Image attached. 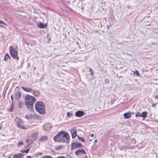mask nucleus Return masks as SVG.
<instances>
[{"label": "nucleus", "mask_w": 158, "mask_h": 158, "mask_svg": "<svg viewBox=\"0 0 158 158\" xmlns=\"http://www.w3.org/2000/svg\"><path fill=\"white\" fill-rule=\"evenodd\" d=\"M77 137L79 139L82 141V142H84V140L83 138L82 137H79L78 136H77Z\"/></svg>", "instance_id": "27"}, {"label": "nucleus", "mask_w": 158, "mask_h": 158, "mask_svg": "<svg viewBox=\"0 0 158 158\" xmlns=\"http://www.w3.org/2000/svg\"><path fill=\"white\" fill-rule=\"evenodd\" d=\"M63 135H64L63 136L62 138V140H62V142L66 143H69L70 140V137L69 135L67 133L64 132Z\"/></svg>", "instance_id": "7"}, {"label": "nucleus", "mask_w": 158, "mask_h": 158, "mask_svg": "<svg viewBox=\"0 0 158 158\" xmlns=\"http://www.w3.org/2000/svg\"><path fill=\"white\" fill-rule=\"evenodd\" d=\"M135 74L137 76H139V72H138V71L137 70H136V71H135Z\"/></svg>", "instance_id": "30"}, {"label": "nucleus", "mask_w": 158, "mask_h": 158, "mask_svg": "<svg viewBox=\"0 0 158 158\" xmlns=\"http://www.w3.org/2000/svg\"><path fill=\"white\" fill-rule=\"evenodd\" d=\"M23 105V103L21 102H19V107L21 108Z\"/></svg>", "instance_id": "26"}, {"label": "nucleus", "mask_w": 158, "mask_h": 158, "mask_svg": "<svg viewBox=\"0 0 158 158\" xmlns=\"http://www.w3.org/2000/svg\"><path fill=\"white\" fill-rule=\"evenodd\" d=\"M38 117V115L35 113H28L26 114L25 116V118L28 119L32 118L36 119Z\"/></svg>", "instance_id": "6"}, {"label": "nucleus", "mask_w": 158, "mask_h": 158, "mask_svg": "<svg viewBox=\"0 0 158 158\" xmlns=\"http://www.w3.org/2000/svg\"><path fill=\"white\" fill-rule=\"evenodd\" d=\"M4 23V22L0 20V24Z\"/></svg>", "instance_id": "36"}, {"label": "nucleus", "mask_w": 158, "mask_h": 158, "mask_svg": "<svg viewBox=\"0 0 158 158\" xmlns=\"http://www.w3.org/2000/svg\"><path fill=\"white\" fill-rule=\"evenodd\" d=\"M38 134L36 133H33L31 135V137L34 140H35L37 137Z\"/></svg>", "instance_id": "17"}, {"label": "nucleus", "mask_w": 158, "mask_h": 158, "mask_svg": "<svg viewBox=\"0 0 158 158\" xmlns=\"http://www.w3.org/2000/svg\"><path fill=\"white\" fill-rule=\"evenodd\" d=\"M84 112L82 111H78L76 112L75 115L77 117H81L84 114Z\"/></svg>", "instance_id": "12"}, {"label": "nucleus", "mask_w": 158, "mask_h": 158, "mask_svg": "<svg viewBox=\"0 0 158 158\" xmlns=\"http://www.w3.org/2000/svg\"><path fill=\"white\" fill-rule=\"evenodd\" d=\"M0 126V130L2 128Z\"/></svg>", "instance_id": "43"}, {"label": "nucleus", "mask_w": 158, "mask_h": 158, "mask_svg": "<svg viewBox=\"0 0 158 158\" xmlns=\"http://www.w3.org/2000/svg\"><path fill=\"white\" fill-rule=\"evenodd\" d=\"M89 71L90 72V74L91 76H93V75L94 73L93 72V70L92 69L90 68Z\"/></svg>", "instance_id": "28"}, {"label": "nucleus", "mask_w": 158, "mask_h": 158, "mask_svg": "<svg viewBox=\"0 0 158 158\" xmlns=\"http://www.w3.org/2000/svg\"><path fill=\"white\" fill-rule=\"evenodd\" d=\"M9 158H10V157Z\"/></svg>", "instance_id": "46"}, {"label": "nucleus", "mask_w": 158, "mask_h": 158, "mask_svg": "<svg viewBox=\"0 0 158 158\" xmlns=\"http://www.w3.org/2000/svg\"><path fill=\"white\" fill-rule=\"evenodd\" d=\"M81 143L77 142H73L71 144V149L80 148L81 147Z\"/></svg>", "instance_id": "8"}, {"label": "nucleus", "mask_w": 158, "mask_h": 158, "mask_svg": "<svg viewBox=\"0 0 158 158\" xmlns=\"http://www.w3.org/2000/svg\"><path fill=\"white\" fill-rule=\"evenodd\" d=\"M11 98L12 100L13 101V96H11Z\"/></svg>", "instance_id": "40"}, {"label": "nucleus", "mask_w": 158, "mask_h": 158, "mask_svg": "<svg viewBox=\"0 0 158 158\" xmlns=\"http://www.w3.org/2000/svg\"><path fill=\"white\" fill-rule=\"evenodd\" d=\"M57 158H66L65 157L63 156H58L57 157Z\"/></svg>", "instance_id": "34"}, {"label": "nucleus", "mask_w": 158, "mask_h": 158, "mask_svg": "<svg viewBox=\"0 0 158 158\" xmlns=\"http://www.w3.org/2000/svg\"><path fill=\"white\" fill-rule=\"evenodd\" d=\"M2 25H6V23L4 22V23H2V24H0V27H3V26Z\"/></svg>", "instance_id": "35"}, {"label": "nucleus", "mask_w": 158, "mask_h": 158, "mask_svg": "<svg viewBox=\"0 0 158 158\" xmlns=\"http://www.w3.org/2000/svg\"><path fill=\"white\" fill-rule=\"evenodd\" d=\"M91 136L92 137H93L94 136V135L93 134H92L91 135Z\"/></svg>", "instance_id": "41"}, {"label": "nucleus", "mask_w": 158, "mask_h": 158, "mask_svg": "<svg viewBox=\"0 0 158 158\" xmlns=\"http://www.w3.org/2000/svg\"><path fill=\"white\" fill-rule=\"evenodd\" d=\"M26 142H27V143L28 144V145H29L31 143H32V141L30 139H26Z\"/></svg>", "instance_id": "24"}, {"label": "nucleus", "mask_w": 158, "mask_h": 158, "mask_svg": "<svg viewBox=\"0 0 158 158\" xmlns=\"http://www.w3.org/2000/svg\"><path fill=\"white\" fill-rule=\"evenodd\" d=\"M23 144V143L22 141H20L18 143V145H22Z\"/></svg>", "instance_id": "32"}, {"label": "nucleus", "mask_w": 158, "mask_h": 158, "mask_svg": "<svg viewBox=\"0 0 158 158\" xmlns=\"http://www.w3.org/2000/svg\"><path fill=\"white\" fill-rule=\"evenodd\" d=\"M43 127L44 130L49 131L51 129L52 126L50 124L48 123L43 125Z\"/></svg>", "instance_id": "10"}, {"label": "nucleus", "mask_w": 158, "mask_h": 158, "mask_svg": "<svg viewBox=\"0 0 158 158\" xmlns=\"http://www.w3.org/2000/svg\"><path fill=\"white\" fill-rule=\"evenodd\" d=\"M147 116V112L146 111L143 112L141 114V117H142L143 118V120H144Z\"/></svg>", "instance_id": "16"}, {"label": "nucleus", "mask_w": 158, "mask_h": 158, "mask_svg": "<svg viewBox=\"0 0 158 158\" xmlns=\"http://www.w3.org/2000/svg\"><path fill=\"white\" fill-rule=\"evenodd\" d=\"M48 139L46 136H43L39 140V141L41 142H43L46 141Z\"/></svg>", "instance_id": "18"}, {"label": "nucleus", "mask_w": 158, "mask_h": 158, "mask_svg": "<svg viewBox=\"0 0 158 158\" xmlns=\"http://www.w3.org/2000/svg\"><path fill=\"white\" fill-rule=\"evenodd\" d=\"M23 155L21 153H18L16 154H14L13 156V158H20L23 156Z\"/></svg>", "instance_id": "15"}, {"label": "nucleus", "mask_w": 158, "mask_h": 158, "mask_svg": "<svg viewBox=\"0 0 158 158\" xmlns=\"http://www.w3.org/2000/svg\"><path fill=\"white\" fill-rule=\"evenodd\" d=\"M10 50V54L11 56L14 59L18 60L19 57L17 56L18 52L15 48L13 47L10 46L9 47Z\"/></svg>", "instance_id": "3"}, {"label": "nucleus", "mask_w": 158, "mask_h": 158, "mask_svg": "<svg viewBox=\"0 0 158 158\" xmlns=\"http://www.w3.org/2000/svg\"><path fill=\"white\" fill-rule=\"evenodd\" d=\"M39 154H40V155H41V154H42V153H39Z\"/></svg>", "instance_id": "45"}, {"label": "nucleus", "mask_w": 158, "mask_h": 158, "mask_svg": "<svg viewBox=\"0 0 158 158\" xmlns=\"http://www.w3.org/2000/svg\"><path fill=\"white\" fill-rule=\"evenodd\" d=\"M29 149L28 148L24 151V152L26 153H27L29 151Z\"/></svg>", "instance_id": "33"}, {"label": "nucleus", "mask_w": 158, "mask_h": 158, "mask_svg": "<svg viewBox=\"0 0 158 158\" xmlns=\"http://www.w3.org/2000/svg\"><path fill=\"white\" fill-rule=\"evenodd\" d=\"M42 158H52V157L49 156H46L43 157Z\"/></svg>", "instance_id": "29"}, {"label": "nucleus", "mask_w": 158, "mask_h": 158, "mask_svg": "<svg viewBox=\"0 0 158 158\" xmlns=\"http://www.w3.org/2000/svg\"><path fill=\"white\" fill-rule=\"evenodd\" d=\"M75 153L77 156H79L80 154H85L86 153L85 151L84 150L80 149L76 150L75 152Z\"/></svg>", "instance_id": "11"}, {"label": "nucleus", "mask_w": 158, "mask_h": 158, "mask_svg": "<svg viewBox=\"0 0 158 158\" xmlns=\"http://www.w3.org/2000/svg\"><path fill=\"white\" fill-rule=\"evenodd\" d=\"M10 58V57L8 54H6L4 58V60L6 61Z\"/></svg>", "instance_id": "21"}, {"label": "nucleus", "mask_w": 158, "mask_h": 158, "mask_svg": "<svg viewBox=\"0 0 158 158\" xmlns=\"http://www.w3.org/2000/svg\"><path fill=\"white\" fill-rule=\"evenodd\" d=\"M156 105L155 104H153L152 105V107H155L156 106Z\"/></svg>", "instance_id": "37"}, {"label": "nucleus", "mask_w": 158, "mask_h": 158, "mask_svg": "<svg viewBox=\"0 0 158 158\" xmlns=\"http://www.w3.org/2000/svg\"><path fill=\"white\" fill-rule=\"evenodd\" d=\"M123 115L124 117L126 118H130L131 116V113H126L124 114Z\"/></svg>", "instance_id": "19"}, {"label": "nucleus", "mask_w": 158, "mask_h": 158, "mask_svg": "<svg viewBox=\"0 0 158 158\" xmlns=\"http://www.w3.org/2000/svg\"><path fill=\"white\" fill-rule=\"evenodd\" d=\"M64 131H61L59 132L58 134L54 137V140L55 141L57 142H62V138L64 135Z\"/></svg>", "instance_id": "4"}, {"label": "nucleus", "mask_w": 158, "mask_h": 158, "mask_svg": "<svg viewBox=\"0 0 158 158\" xmlns=\"http://www.w3.org/2000/svg\"><path fill=\"white\" fill-rule=\"evenodd\" d=\"M62 147V146L59 145L57 146L56 147L55 149L56 150L58 151L60 150Z\"/></svg>", "instance_id": "23"}, {"label": "nucleus", "mask_w": 158, "mask_h": 158, "mask_svg": "<svg viewBox=\"0 0 158 158\" xmlns=\"http://www.w3.org/2000/svg\"><path fill=\"white\" fill-rule=\"evenodd\" d=\"M32 93L35 96H38L39 95V92L36 90H33Z\"/></svg>", "instance_id": "22"}, {"label": "nucleus", "mask_w": 158, "mask_h": 158, "mask_svg": "<svg viewBox=\"0 0 158 158\" xmlns=\"http://www.w3.org/2000/svg\"><path fill=\"white\" fill-rule=\"evenodd\" d=\"M45 104L44 102L39 101L36 102L35 105L36 110L40 114H44L46 113Z\"/></svg>", "instance_id": "2"}, {"label": "nucleus", "mask_w": 158, "mask_h": 158, "mask_svg": "<svg viewBox=\"0 0 158 158\" xmlns=\"http://www.w3.org/2000/svg\"><path fill=\"white\" fill-rule=\"evenodd\" d=\"M97 139L95 140H94V143H96L97 142Z\"/></svg>", "instance_id": "42"}, {"label": "nucleus", "mask_w": 158, "mask_h": 158, "mask_svg": "<svg viewBox=\"0 0 158 158\" xmlns=\"http://www.w3.org/2000/svg\"><path fill=\"white\" fill-rule=\"evenodd\" d=\"M27 158H32L31 156H27Z\"/></svg>", "instance_id": "39"}, {"label": "nucleus", "mask_w": 158, "mask_h": 158, "mask_svg": "<svg viewBox=\"0 0 158 158\" xmlns=\"http://www.w3.org/2000/svg\"><path fill=\"white\" fill-rule=\"evenodd\" d=\"M90 142H91V141H92V139H90Z\"/></svg>", "instance_id": "44"}, {"label": "nucleus", "mask_w": 158, "mask_h": 158, "mask_svg": "<svg viewBox=\"0 0 158 158\" xmlns=\"http://www.w3.org/2000/svg\"><path fill=\"white\" fill-rule=\"evenodd\" d=\"M21 88L24 91L26 92H31L32 93V91H33V89L25 87L23 86Z\"/></svg>", "instance_id": "13"}, {"label": "nucleus", "mask_w": 158, "mask_h": 158, "mask_svg": "<svg viewBox=\"0 0 158 158\" xmlns=\"http://www.w3.org/2000/svg\"><path fill=\"white\" fill-rule=\"evenodd\" d=\"M36 101V98L31 96L27 95L25 97V101L27 107L31 112L34 111L33 105Z\"/></svg>", "instance_id": "1"}, {"label": "nucleus", "mask_w": 158, "mask_h": 158, "mask_svg": "<svg viewBox=\"0 0 158 158\" xmlns=\"http://www.w3.org/2000/svg\"><path fill=\"white\" fill-rule=\"evenodd\" d=\"M71 133L72 137L73 138H74L76 136L77 134L76 128L75 127L73 128L71 130Z\"/></svg>", "instance_id": "9"}, {"label": "nucleus", "mask_w": 158, "mask_h": 158, "mask_svg": "<svg viewBox=\"0 0 158 158\" xmlns=\"http://www.w3.org/2000/svg\"><path fill=\"white\" fill-rule=\"evenodd\" d=\"M37 26L40 28H44L45 27L44 24L40 23H38Z\"/></svg>", "instance_id": "20"}, {"label": "nucleus", "mask_w": 158, "mask_h": 158, "mask_svg": "<svg viewBox=\"0 0 158 158\" xmlns=\"http://www.w3.org/2000/svg\"><path fill=\"white\" fill-rule=\"evenodd\" d=\"M155 98L156 99H158V95H156Z\"/></svg>", "instance_id": "38"}, {"label": "nucleus", "mask_w": 158, "mask_h": 158, "mask_svg": "<svg viewBox=\"0 0 158 158\" xmlns=\"http://www.w3.org/2000/svg\"><path fill=\"white\" fill-rule=\"evenodd\" d=\"M141 113L140 112H138L136 113L135 115V117H141Z\"/></svg>", "instance_id": "25"}, {"label": "nucleus", "mask_w": 158, "mask_h": 158, "mask_svg": "<svg viewBox=\"0 0 158 158\" xmlns=\"http://www.w3.org/2000/svg\"><path fill=\"white\" fill-rule=\"evenodd\" d=\"M72 115V114L70 113L69 112L67 113V116L68 117L71 116Z\"/></svg>", "instance_id": "31"}, {"label": "nucleus", "mask_w": 158, "mask_h": 158, "mask_svg": "<svg viewBox=\"0 0 158 158\" xmlns=\"http://www.w3.org/2000/svg\"><path fill=\"white\" fill-rule=\"evenodd\" d=\"M15 122H16L17 126L20 128L23 129H26L27 127H24L23 125V121L19 117H16Z\"/></svg>", "instance_id": "5"}, {"label": "nucleus", "mask_w": 158, "mask_h": 158, "mask_svg": "<svg viewBox=\"0 0 158 158\" xmlns=\"http://www.w3.org/2000/svg\"><path fill=\"white\" fill-rule=\"evenodd\" d=\"M21 94V93L19 91H18L16 92L15 93V99L18 100L20 97Z\"/></svg>", "instance_id": "14"}]
</instances>
